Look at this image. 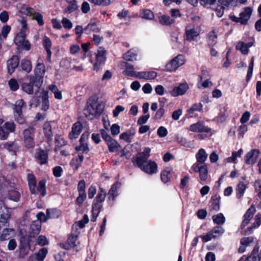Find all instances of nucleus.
Here are the masks:
<instances>
[{
  "instance_id": "f257e3e1",
  "label": "nucleus",
  "mask_w": 261,
  "mask_h": 261,
  "mask_svg": "<svg viewBox=\"0 0 261 261\" xmlns=\"http://www.w3.org/2000/svg\"><path fill=\"white\" fill-rule=\"evenodd\" d=\"M43 80L44 77L34 74L30 76L29 83L25 82L21 84V89L28 94H33L35 90L37 94L43 84Z\"/></svg>"
},
{
  "instance_id": "f03ea898",
  "label": "nucleus",
  "mask_w": 261,
  "mask_h": 261,
  "mask_svg": "<svg viewBox=\"0 0 261 261\" xmlns=\"http://www.w3.org/2000/svg\"><path fill=\"white\" fill-rule=\"evenodd\" d=\"M27 180L29 190L32 194H36L38 193H39L42 197H44L46 195V179H42L39 181L38 186L37 187V180L35 176L33 173L28 174Z\"/></svg>"
},
{
  "instance_id": "7ed1b4c3",
  "label": "nucleus",
  "mask_w": 261,
  "mask_h": 261,
  "mask_svg": "<svg viewBox=\"0 0 261 261\" xmlns=\"http://www.w3.org/2000/svg\"><path fill=\"white\" fill-rule=\"evenodd\" d=\"M35 128L33 126L24 129L22 132L24 146L31 152L35 146Z\"/></svg>"
},
{
  "instance_id": "20e7f679",
  "label": "nucleus",
  "mask_w": 261,
  "mask_h": 261,
  "mask_svg": "<svg viewBox=\"0 0 261 261\" xmlns=\"http://www.w3.org/2000/svg\"><path fill=\"white\" fill-rule=\"evenodd\" d=\"M105 108V103H99L96 99L89 98L86 103L84 111H87L88 114H105L103 113Z\"/></svg>"
},
{
  "instance_id": "39448f33",
  "label": "nucleus",
  "mask_w": 261,
  "mask_h": 261,
  "mask_svg": "<svg viewBox=\"0 0 261 261\" xmlns=\"http://www.w3.org/2000/svg\"><path fill=\"white\" fill-rule=\"evenodd\" d=\"M252 13V9L251 7H248L245 8L244 11L240 13L239 17H237L233 15H230L229 18L233 22L236 23L240 22L241 24L245 25L247 24Z\"/></svg>"
},
{
  "instance_id": "423d86ee",
  "label": "nucleus",
  "mask_w": 261,
  "mask_h": 261,
  "mask_svg": "<svg viewBox=\"0 0 261 261\" xmlns=\"http://www.w3.org/2000/svg\"><path fill=\"white\" fill-rule=\"evenodd\" d=\"M107 60V51L105 48L99 47L95 55V62L93 66V70L98 71L101 69Z\"/></svg>"
},
{
  "instance_id": "0eeeda50",
  "label": "nucleus",
  "mask_w": 261,
  "mask_h": 261,
  "mask_svg": "<svg viewBox=\"0 0 261 261\" xmlns=\"http://www.w3.org/2000/svg\"><path fill=\"white\" fill-rule=\"evenodd\" d=\"M140 168L144 172L152 175L158 172V165L155 161L150 160H147L143 163L135 165Z\"/></svg>"
},
{
  "instance_id": "6e6552de",
  "label": "nucleus",
  "mask_w": 261,
  "mask_h": 261,
  "mask_svg": "<svg viewBox=\"0 0 261 261\" xmlns=\"http://www.w3.org/2000/svg\"><path fill=\"white\" fill-rule=\"evenodd\" d=\"M185 63V57L182 55H178L166 65V70L169 72L174 71Z\"/></svg>"
},
{
  "instance_id": "1a4fd4ad",
  "label": "nucleus",
  "mask_w": 261,
  "mask_h": 261,
  "mask_svg": "<svg viewBox=\"0 0 261 261\" xmlns=\"http://www.w3.org/2000/svg\"><path fill=\"white\" fill-rule=\"evenodd\" d=\"M16 125L13 122H7L2 126H0V139L6 140L9 134L15 130Z\"/></svg>"
},
{
  "instance_id": "9d476101",
  "label": "nucleus",
  "mask_w": 261,
  "mask_h": 261,
  "mask_svg": "<svg viewBox=\"0 0 261 261\" xmlns=\"http://www.w3.org/2000/svg\"><path fill=\"white\" fill-rule=\"evenodd\" d=\"M150 148L149 147H145L143 151L139 152L137 154L136 156H133L132 159V162L134 166L138 164L143 163L147 160L150 156Z\"/></svg>"
},
{
  "instance_id": "9b49d317",
  "label": "nucleus",
  "mask_w": 261,
  "mask_h": 261,
  "mask_svg": "<svg viewBox=\"0 0 261 261\" xmlns=\"http://www.w3.org/2000/svg\"><path fill=\"white\" fill-rule=\"evenodd\" d=\"M191 169L195 172L199 173V178L201 180L205 181L207 178L208 168L206 164L198 165V164H194Z\"/></svg>"
},
{
  "instance_id": "f8f14e48",
  "label": "nucleus",
  "mask_w": 261,
  "mask_h": 261,
  "mask_svg": "<svg viewBox=\"0 0 261 261\" xmlns=\"http://www.w3.org/2000/svg\"><path fill=\"white\" fill-rule=\"evenodd\" d=\"M34 157L40 165H45L48 163V151L41 148L36 149Z\"/></svg>"
},
{
  "instance_id": "ddd939ff",
  "label": "nucleus",
  "mask_w": 261,
  "mask_h": 261,
  "mask_svg": "<svg viewBox=\"0 0 261 261\" xmlns=\"http://www.w3.org/2000/svg\"><path fill=\"white\" fill-rule=\"evenodd\" d=\"M20 59L18 56L13 55L7 62V71L9 74H12L17 67H19Z\"/></svg>"
},
{
  "instance_id": "4468645a",
  "label": "nucleus",
  "mask_w": 261,
  "mask_h": 261,
  "mask_svg": "<svg viewBox=\"0 0 261 261\" xmlns=\"http://www.w3.org/2000/svg\"><path fill=\"white\" fill-rule=\"evenodd\" d=\"M189 130L192 132L196 133H210L211 128L204 124V122L199 121L197 122L190 125Z\"/></svg>"
},
{
  "instance_id": "2eb2a0df",
  "label": "nucleus",
  "mask_w": 261,
  "mask_h": 261,
  "mask_svg": "<svg viewBox=\"0 0 261 261\" xmlns=\"http://www.w3.org/2000/svg\"><path fill=\"white\" fill-rule=\"evenodd\" d=\"M121 182L119 181H116L115 183H114L110 189L109 190L108 195V201L109 203L110 201H112V203L111 204V205H112L113 204L115 200V199L116 197L118 196V189L120 188L121 186Z\"/></svg>"
},
{
  "instance_id": "dca6fc26",
  "label": "nucleus",
  "mask_w": 261,
  "mask_h": 261,
  "mask_svg": "<svg viewBox=\"0 0 261 261\" xmlns=\"http://www.w3.org/2000/svg\"><path fill=\"white\" fill-rule=\"evenodd\" d=\"M256 212L255 207L253 205H252L246 212L243 218L244 219L241 224V228L243 229L249 223L250 221L252 218L254 213Z\"/></svg>"
},
{
  "instance_id": "f3484780",
  "label": "nucleus",
  "mask_w": 261,
  "mask_h": 261,
  "mask_svg": "<svg viewBox=\"0 0 261 261\" xmlns=\"http://www.w3.org/2000/svg\"><path fill=\"white\" fill-rule=\"evenodd\" d=\"M259 153V150L256 149H253L247 153L244 156L245 163L247 165L254 164L257 160Z\"/></svg>"
},
{
  "instance_id": "a211bd4d",
  "label": "nucleus",
  "mask_w": 261,
  "mask_h": 261,
  "mask_svg": "<svg viewBox=\"0 0 261 261\" xmlns=\"http://www.w3.org/2000/svg\"><path fill=\"white\" fill-rule=\"evenodd\" d=\"M83 124L80 122L77 121L73 124L72 127L71 131L68 135V137L70 140L76 139L81 134L83 129Z\"/></svg>"
},
{
  "instance_id": "6ab92c4d",
  "label": "nucleus",
  "mask_w": 261,
  "mask_h": 261,
  "mask_svg": "<svg viewBox=\"0 0 261 261\" xmlns=\"http://www.w3.org/2000/svg\"><path fill=\"white\" fill-rule=\"evenodd\" d=\"M42 44L43 47L47 53V61L50 62H51V57L52 55L51 51L52 43L50 38L47 36H45L43 38Z\"/></svg>"
},
{
  "instance_id": "aec40b11",
  "label": "nucleus",
  "mask_w": 261,
  "mask_h": 261,
  "mask_svg": "<svg viewBox=\"0 0 261 261\" xmlns=\"http://www.w3.org/2000/svg\"><path fill=\"white\" fill-rule=\"evenodd\" d=\"M43 133L47 143L50 144L53 141V133L50 123L45 122L43 128Z\"/></svg>"
},
{
  "instance_id": "412c9836",
  "label": "nucleus",
  "mask_w": 261,
  "mask_h": 261,
  "mask_svg": "<svg viewBox=\"0 0 261 261\" xmlns=\"http://www.w3.org/2000/svg\"><path fill=\"white\" fill-rule=\"evenodd\" d=\"M173 169L170 167H166L161 173V181L166 184L169 182L172 176Z\"/></svg>"
},
{
  "instance_id": "4be33fe9",
  "label": "nucleus",
  "mask_w": 261,
  "mask_h": 261,
  "mask_svg": "<svg viewBox=\"0 0 261 261\" xmlns=\"http://www.w3.org/2000/svg\"><path fill=\"white\" fill-rule=\"evenodd\" d=\"M20 65L19 68H20L21 71H23L27 73H30L32 69V64L31 61L27 58L22 59L20 61Z\"/></svg>"
},
{
  "instance_id": "5701e85b",
  "label": "nucleus",
  "mask_w": 261,
  "mask_h": 261,
  "mask_svg": "<svg viewBox=\"0 0 261 261\" xmlns=\"http://www.w3.org/2000/svg\"><path fill=\"white\" fill-rule=\"evenodd\" d=\"M30 247L31 246L29 241H28L26 243L23 244H21L19 246L18 258L19 259L24 258L29 253Z\"/></svg>"
},
{
  "instance_id": "b1692460",
  "label": "nucleus",
  "mask_w": 261,
  "mask_h": 261,
  "mask_svg": "<svg viewBox=\"0 0 261 261\" xmlns=\"http://www.w3.org/2000/svg\"><path fill=\"white\" fill-rule=\"evenodd\" d=\"M195 157L197 162L195 164H198L199 165H203L205 164L204 162L207 158V154L203 148H200L196 153Z\"/></svg>"
},
{
  "instance_id": "393cba45",
  "label": "nucleus",
  "mask_w": 261,
  "mask_h": 261,
  "mask_svg": "<svg viewBox=\"0 0 261 261\" xmlns=\"http://www.w3.org/2000/svg\"><path fill=\"white\" fill-rule=\"evenodd\" d=\"M218 36L214 30L211 31L207 35L206 41L208 47L214 46L217 42Z\"/></svg>"
},
{
  "instance_id": "a878e982",
  "label": "nucleus",
  "mask_w": 261,
  "mask_h": 261,
  "mask_svg": "<svg viewBox=\"0 0 261 261\" xmlns=\"http://www.w3.org/2000/svg\"><path fill=\"white\" fill-rule=\"evenodd\" d=\"M47 216L49 219H58L62 215V211L57 208H48L46 210Z\"/></svg>"
},
{
  "instance_id": "bb28decb",
  "label": "nucleus",
  "mask_w": 261,
  "mask_h": 261,
  "mask_svg": "<svg viewBox=\"0 0 261 261\" xmlns=\"http://www.w3.org/2000/svg\"><path fill=\"white\" fill-rule=\"evenodd\" d=\"M189 88L187 83L181 84L179 86L175 87L172 91L173 95L178 96L184 94Z\"/></svg>"
},
{
  "instance_id": "cd10ccee",
  "label": "nucleus",
  "mask_w": 261,
  "mask_h": 261,
  "mask_svg": "<svg viewBox=\"0 0 261 261\" xmlns=\"http://www.w3.org/2000/svg\"><path fill=\"white\" fill-rule=\"evenodd\" d=\"M66 2L68 5L64 10L65 13L71 14L77 10L78 6L76 0H66Z\"/></svg>"
},
{
  "instance_id": "c85d7f7f",
  "label": "nucleus",
  "mask_w": 261,
  "mask_h": 261,
  "mask_svg": "<svg viewBox=\"0 0 261 261\" xmlns=\"http://www.w3.org/2000/svg\"><path fill=\"white\" fill-rule=\"evenodd\" d=\"M77 240V236H70L65 244H63L62 247L66 250H69L76 246V241Z\"/></svg>"
},
{
  "instance_id": "c756f323",
  "label": "nucleus",
  "mask_w": 261,
  "mask_h": 261,
  "mask_svg": "<svg viewBox=\"0 0 261 261\" xmlns=\"http://www.w3.org/2000/svg\"><path fill=\"white\" fill-rule=\"evenodd\" d=\"M259 246L257 243L252 250L251 254L244 258V261H258V252Z\"/></svg>"
},
{
  "instance_id": "7c9ffc66",
  "label": "nucleus",
  "mask_w": 261,
  "mask_h": 261,
  "mask_svg": "<svg viewBox=\"0 0 261 261\" xmlns=\"http://www.w3.org/2000/svg\"><path fill=\"white\" fill-rule=\"evenodd\" d=\"M199 35V33L194 28L189 30H186L185 34V39L189 41H191L195 39V38Z\"/></svg>"
},
{
  "instance_id": "2f4dec72",
  "label": "nucleus",
  "mask_w": 261,
  "mask_h": 261,
  "mask_svg": "<svg viewBox=\"0 0 261 261\" xmlns=\"http://www.w3.org/2000/svg\"><path fill=\"white\" fill-rule=\"evenodd\" d=\"M123 63L124 66L125 67V70L122 71L123 74L130 77H133L135 74V71H134V66L126 62H123Z\"/></svg>"
},
{
  "instance_id": "473e14b6",
  "label": "nucleus",
  "mask_w": 261,
  "mask_h": 261,
  "mask_svg": "<svg viewBox=\"0 0 261 261\" xmlns=\"http://www.w3.org/2000/svg\"><path fill=\"white\" fill-rule=\"evenodd\" d=\"M211 206L213 210L218 211L220 208V197L217 194L214 195L212 196L211 199Z\"/></svg>"
},
{
  "instance_id": "72a5a7b5",
  "label": "nucleus",
  "mask_w": 261,
  "mask_h": 261,
  "mask_svg": "<svg viewBox=\"0 0 261 261\" xmlns=\"http://www.w3.org/2000/svg\"><path fill=\"white\" fill-rule=\"evenodd\" d=\"M41 227V224L38 223L34 222L32 223L30 226V236L35 238L37 236L40 232Z\"/></svg>"
},
{
  "instance_id": "f704fd0d",
  "label": "nucleus",
  "mask_w": 261,
  "mask_h": 261,
  "mask_svg": "<svg viewBox=\"0 0 261 261\" xmlns=\"http://www.w3.org/2000/svg\"><path fill=\"white\" fill-rule=\"evenodd\" d=\"M137 54L133 49H130L123 55V59L127 61H134L136 60Z\"/></svg>"
},
{
  "instance_id": "c9c22d12",
  "label": "nucleus",
  "mask_w": 261,
  "mask_h": 261,
  "mask_svg": "<svg viewBox=\"0 0 261 261\" xmlns=\"http://www.w3.org/2000/svg\"><path fill=\"white\" fill-rule=\"evenodd\" d=\"M55 141L56 144L55 151L56 152L67 144V142L63 138L61 135L58 134L55 136Z\"/></svg>"
},
{
  "instance_id": "e433bc0d",
  "label": "nucleus",
  "mask_w": 261,
  "mask_h": 261,
  "mask_svg": "<svg viewBox=\"0 0 261 261\" xmlns=\"http://www.w3.org/2000/svg\"><path fill=\"white\" fill-rule=\"evenodd\" d=\"M247 188V185L243 181H240L236 188V197L237 198H241L244 195V192Z\"/></svg>"
},
{
  "instance_id": "4c0bfd02",
  "label": "nucleus",
  "mask_w": 261,
  "mask_h": 261,
  "mask_svg": "<svg viewBox=\"0 0 261 261\" xmlns=\"http://www.w3.org/2000/svg\"><path fill=\"white\" fill-rule=\"evenodd\" d=\"M45 73V66L43 63H38L34 69V74L36 75H39L40 76H42V77L44 76V74Z\"/></svg>"
},
{
  "instance_id": "58836bf2",
  "label": "nucleus",
  "mask_w": 261,
  "mask_h": 261,
  "mask_svg": "<svg viewBox=\"0 0 261 261\" xmlns=\"http://www.w3.org/2000/svg\"><path fill=\"white\" fill-rule=\"evenodd\" d=\"M160 23L163 25H169L174 23V20L171 19L169 16L163 15L159 17Z\"/></svg>"
},
{
  "instance_id": "ea45409f",
  "label": "nucleus",
  "mask_w": 261,
  "mask_h": 261,
  "mask_svg": "<svg viewBox=\"0 0 261 261\" xmlns=\"http://www.w3.org/2000/svg\"><path fill=\"white\" fill-rule=\"evenodd\" d=\"M110 152H114L118 148L120 147V144L115 139L112 138L106 142Z\"/></svg>"
},
{
  "instance_id": "a19ab883",
  "label": "nucleus",
  "mask_w": 261,
  "mask_h": 261,
  "mask_svg": "<svg viewBox=\"0 0 261 261\" xmlns=\"http://www.w3.org/2000/svg\"><path fill=\"white\" fill-rule=\"evenodd\" d=\"M13 231V228H4L0 234V242L9 240L11 238L10 232Z\"/></svg>"
},
{
  "instance_id": "79ce46f5",
  "label": "nucleus",
  "mask_w": 261,
  "mask_h": 261,
  "mask_svg": "<svg viewBox=\"0 0 261 261\" xmlns=\"http://www.w3.org/2000/svg\"><path fill=\"white\" fill-rule=\"evenodd\" d=\"M25 102L22 99H20L16 101L14 107V112L17 114H22V110L24 107H25Z\"/></svg>"
},
{
  "instance_id": "37998d69",
  "label": "nucleus",
  "mask_w": 261,
  "mask_h": 261,
  "mask_svg": "<svg viewBox=\"0 0 261 261\" xmlns=\"http://www.w3.org/2000/svg\"><path fill=\"white\" fill-rule=\"evenodd\" d=\"M47 253V248L44 247L41 248L38 252L35 253L37 261H43Z\"/></svg>"
},
{
  "instance_id": "c03bdc74",
  "label": "nucleus",
  "mask_w": 261,
  "mask_h": 261,
  "mask_svg": "<svg viewBox=\"0 0 261 261\" xmlns=\"http://www.w3.org/2000/svg\"><path fill=\"white\" fill-rule=\"evenodd\" d=\"M212 219L214 223L218 225H222L225 222V218L222 213L214 215L212 217Z\"/></svg>"
},
{
  "instance_id": "a18cd8bd",
  "label": "nucleus",
  "mask_w": 261,
  "mask_h": 261,
  "mask_svg": "<svg viewBox=\"0 0 261 261\" xmlns=\"http://www.w3.org/2000/svg\"><path fill=\"white\" fill-rule=\"evenodd\" d=\"M134 135L131 130H127V131L122 133L119 138L120 139L124 140L127 143H130L132 142V136Z\"/></svg>"
},
{
  "instance_id": "49530a36",
  "label": "nucleus",
  "mask_w": 261,
  "mask_h": 261,
  "mask_svg": "<svg viewBox=\"0 0 261 261\" xmlns=\"http://www.w3.org/2000/svg\"><path fill=\"white\" fill-rule=\"evenodd\" d=\"M91 4L94 6H98L101 7L109 6L111 3V0H88Z\"/></svg>"
},
{
  "instance_id": "de8ad7c7",
  "label": "nucleus",
  "mask_w": 261,
  "mask_h": 261,
  "mask_svg": "<svg viewBox=\"0 0 261 261\" xmlns=\"http://www.w3.org/2000/svg\"><path fill=\"white\" fill-rule=\"evenodd\" d=\"M4 147L14 153H16L18 149V147L16 144L14 142H8L4 144Z\"/></svg>"
},
{
  "instance_id": "09e8293b",
  "label": "nucleus",
  "mask_w": 261,
  "mask_h": 261,
  "mask_svg": "<svg viewBox=\"0 0 261 261\" xmlns=\"http://www.w3.org/2000/svg\"><path fill=\"white\" fill-rule=\"evenodd\" d=\"M8 197L10 199L17 202L20 199V194L19 192L16 190H10L8 192Z\"/></svg>"
},
{
  "instance_id": "8fccbe9b",
  "label": "nucleus",
  "mask_w": 261,
  "mask_h": 261,
  "mask_svg": "<svg viewBox=\"0 0 261 261\" xmlns=\"http://www.w3.org/2000/svg\"><path fill=\"white\" fill-rule=\"evenodd\" d=\"M140 16L143 18L149 20L153 19L154 17L153 13L148 9L143 10V11L140 13Z\"/></svg>"
},
{
  "instance_id": "3c124183",
  "label": "nucleus",
  "mask_w": 261,
  "mask_h": 261,
  "mask_svg": "<svg viewBox=\"0 0 261 261\" xmlns=\"http://www.w3.org/2000/svg\"><path fill=\"white\" fill-rule=\"evenodd\" d=\"M75 150L76 151H82V153H88L90 151V149L88 143H80L75 147Z\"/></svg>"
},
{
  "instance_id": "603ef678",
  "label": "nucleus",
  "mask_w": 261,
  "mask_h": 261,
  "mask_svg": "<svg viewBox=\"0 0 261 261\" xmlns=\"http://www.w3.org/2000/svg\"><path fill=\"white\" fill-rule=\"evenodd\" d=\"M8 85L12 91H16L19 88L17 81L14 78H12L8 81Z\"/></svg>"
},
{
  "instance_id": "864d4df0",
  "label": "nucleus",
  "mask_w": 261,
  "mask_h": 261,
  "mask_svg": "<svg viewBox=\"0 0 261 261\" xmlns=\"http://www.w3.org/2000/svg\"><path fill=\"white\" fill-rule=\"evenodd\" d=\"M26 34L24 33L19 32L14 38V43L17 46L25 40Z\"/></svg>"
},
{
  "instance_id": "5fc2aeb1",
  "label": "nucleus",
  "mask_w": 261,
  "mask_h": 261,
  "mask_svg": "<svg viewBox=\"0 0 261 261\" xmlns=\"http://www.w3.org/2000/svg\"><path fill=\"white\" fill-rule=\"evenodd\" d=\"M254 238L251 236L243 237L240 240V244L242 245L249 246L254 242Z\"/></svg>"
},
{
  "instance_id": "6e6d98bb",
  "label": "nucleus",
  "mask_w": 261,
  "mask_h": 261,
  "mask_svg": "<svg viewBox=\"0 0 261 261\" xmlns=\"http://www.w3.org/2000/svg\"><path fill=\"white\" fill-rule=\"evenodd\" d=\"M224 231V229L221 226H215L211 230L213 236H217V237L222 236Z\"/></svg>"
},
{
  "instance_id": "4d7b16f0",
  "label": "nucleus",
  "mask_w": 261,
  "mask_h": 261,
  "mask_svg": "<svg viewBox=\"0 0 261 261\" xmlns=\"http://www.w3.org/2000/svg\"><path fill=\"white\" fill-rule=\"evenodd\" d=\"M236 48L239 49L243 55H247L249 52V49L246 47V43L242 41H240L238 43Z\"/></svg>"
},
{
  "instance_id": "13d9d810",
  "label": "nucleus",
  "mask_w": 261,
  "mask_h": 261,
  "mask_svg": "<svg viewBox=\"0 0 261 261\" xmlns=\"http://www.w3.org/2000/svg\"><path fill=\"white\" fill-rule=\"evenodd\" d=\"M17 47L21 50L29 51L31 49V45L29 40H25L23 42H22V43L18 44Z\"/></svg>"
},
{
  "instance_id": "bf43d9fd",
  "label": "nucleus",
  "mask_w": 261,
  "mask_h": 261,
  "mask_svg": "<svg viewBox=\"0 0 261 261\" xmlns=\"http://www.w3.org/2000/svg\"><path fill=\"white\" fill-rule=\"evenodd\" d=\"M202 110V105L199 102L195 103L188 110L189 114L194 113L195 111L200 112Z\"/></svg>"
},
{
  "instance_id": "052dcab7",
  "label": "nucleus",
  "mask_w": 261,
  "mask_h": 261,
  "mask_svg": "<svg viewBox=\"0 0 261 261\" xmlns=\"http://www.w3.org/2000/svg\"><path fill=\"white\" fill-rule=\"evenodd\" d=\"M199 237L201 238L202 242L205 243L211 241L213 238H216L217 236H213L211 231H210L205 235H200Z\"/></svg>"
},
{
  "instance_id": "680f3d73",
  "label": "nucleus",
  "mask_w": 261,
  "mask_h": 261,
  "mask_svg": "<svg viewBox=\"0 0 261 261\" xmlns=\"http://www.w3.org/2000/svg\"><path fill=\"white\" fill-rule=\"evenodd\" d=\"M102 204L101 203H98L95 201H93L92 204V212H97L100 213L102 210Z\"/></svg>"
},
{
  "instance_id": "e2e57ef3",
  "label": "nucleus",
  "mask_w": 261,
  "mask_h": 261,
  "mask_svg": "<svg viewBox=\"0 0 261 261\" xmlns=\"http://www.w3.org/2000/svg\"><path fill=\"white\" fill-rule=\"evenodd\" d=\"M63 173V169L61 166H57L53 169V175L56 177H60L62 176Z\"/></svg>"
},
{
  "instance_id": "0e129e2a",
  "label": "nucleus",
  "mask_w": 261,
  "mask_h": 261,
  "mask_svg": "<svg viewBox=\"0 0 261 261\" xmlns=\"http://www.w3.org/2000/svg\"><path fill=\"white\" fill-rule=\"evenodd\" d=\"M86 182L84 179L79 181L77 185V190L79 193H86Z\"/></svg>"
},
{
  "instance_id": "69168bd1",
  "label": "nucleus",
  "mask_w": 261,
  "mask_h": 261,
  "mask_svg": "<svg viewBox=\"0 0 261 261\" xmlns=\"http://www.w3.org/2000/svg\"><path fill=\"white\" fill-rule=\"evenodd\" d=\"M63 27L65 29H71L73 27L72 22L68 18L63 17L62 20Z\"/></svg>"
},
{
  "instance_id": "338daca9",
  "label": "nucleus",
  "mask_w": 261,
  "mask_h": 261,
  "mask_svg": "<svg viewBox=\"0 0 261 261\" xmlns=\"http://www.w3.org/2000/svg\"><path fill=\"white\" fill-rule=\"evenodd\" d=\"M89 219L88 216L87 214H85L83 216V218L79 221L78 226L80 228H83L85 227V225L89 222Z\"/></svg>"
},
{
  "instance_id": "774afa93",
  "label": "nucleus",
  "mask_w": 261,
  "mask_h": 261,
  "mask_svg": "<svg viewBox=\"0 0 261 261\" xmlns=\"http://www.w3.org/2000/svg\"><path fill=\"white\" fill-rule=\"evenodd\" d=\"M86 199V193H79V196L76 199V204L80 206Z\"/></svg>"
}]
</instances>
